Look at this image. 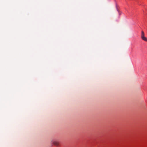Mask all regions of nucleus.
I'll list each match as a JSON object with an SVG mask.
<instances>
[{
  "label": "nucleus",
  "instance_id": "obj_1",
  "mask_svg": "<svg viewBox=\"0 0 147 147\" xmlns=\"http://www.w3.org/2000/svg\"><path fill=\"white\" fill-rule=\"evenodd\" d=\"M141 38L143 40L147 42V38L144 36V32L142 31L141 32Z\"/></svg>",
  "mask_w": 147,
  "mask_h": 147
},
{
  "label": "nucleus",
  "instance_id": "obj_2",
  "mask_svg": "<svg viewBox=\"0 0 147 147\" xmlns=\"http://www.w3.org/2000/svg\"><path fill=\"white\" fill-rule=\"evenodd\" d=\"M52 143L56 146H58L59 144L58 142L57 141H52Z\"/></svg>",
  "mask_w": 147,
  "mask_h": 147
}]
</instances>
